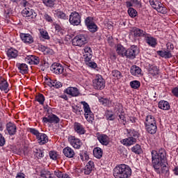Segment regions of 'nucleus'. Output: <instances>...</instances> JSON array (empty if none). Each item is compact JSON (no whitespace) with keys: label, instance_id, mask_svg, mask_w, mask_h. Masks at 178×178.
<instances>
[{"label":"nucleus","instance_id":"1","mask_svg":"<svg viewBox=\"0 0 178 178\" xmlns=\"http://www.w3.org/2000/svg\"><path fill=\"white\" fill-rule=\"evenodd\" d=\"M152 163L155 172L158 175L168 173L169 168L166 166L168 161L166 160V152L165 149H161L159 152L155 150L152 151Z\"/></svg>","mask_w":178,"mask_h":178},{"label":"nucleus","instance_id":"2","mask_svg":"<svg viewBox=\"0 0 178 178\" xmlns=\"http://www.w3.org/2000/svg\"><path fill=\"white\" fill-rule=\"evenodd\" d=\"M113 176L115 178H129L131 176V168L125 164H120L113 169Z\"/></svg>","mask_w":178,"mask_h":178},{"label":"nucleus","instance_id":"3","mask_svg":"<svg viewBox=\"0 0 178 178\" xmlns=\"http://www.w3.org/2000/svg\"><path fill=\"white\" fill-rule=\"evenodd\" d=\"M81 105H83V109L84 112V116L86 120L90 122H92L94 120V114L91 111V108L90 105L86 102H81Z\"/></svg>","mask_w":178,"mask_h":178},{"label":"nucleus","instance_id":"4","mask_svg":"<svg viewBox=\"0 0 178 178\" xmlns=\"http://www.w3.org/2000/svg\"><path fill=\"white\" fill-rule=\"evenodd\" d=\"M87 44V35L84 34H79L76 35L72 40V45L74 47H83Z\"/></svg>","mask_w":178,"mask_h":178},{"label":"nucleus","instance_id":"5","mask_svg":"<svg viewBox=\"0 0 178 178\" xmlns=\"http://www.w3.org/2000/svg\"><path fill=\"white\" fill-rule=\"evenodd\" d=\"M92 83L95 90H104L105 88V80L101 75H97Z\"/></svg>","mask_w":178,"mask_h":178},{"label":"nucleus","instance_id":"6","mask_svg":"<svg viewBox=\"0 0 178 178\" xmlns=\"http://www.w3.org/2000/svg\"><path fill=\"white\" fill-rule=\"evenodd\" d=\"M69 20L72 26H79L81 23V15L79 13L74 11L71 13Z\"/></svg>","mask_w":178,"mask_h":178},{"label":"nucleus","instance_id":"7","mask_svg":"<svg viewBox=\"0 0 178 178\" xmlns=\"http://www.w3.org/2000/svg\"><path fill=\"white\" fill-rule=\"evenodd\" d=\"M138 54V49L137 48V46L132 45L127 50L125 56L126 58H128V59H134Z\"/></svg>","mask_w":178,"mask_h":178},{"label":"nucleus","instance_id":"8","mask_svg":"<svg viewBox=\"0 0 178 178\" xmlns=\"http://www.w3.org/2000/svg\"><path fill=\"white\" fill-rule=\"evenodd\" d=\"M42 122L43 123H54L55 124H58L60 122V119H59L58 115L51 113L47 117L43 118Z\"/></svg>","mask_w":178,"mask_h":178},{"label":"nucleus","instance_id":"9","mask_svg":"<svg viewBox=\"0 0 178 178\" xmlns=\"http://www.w3.org/2000/svg\"><path fill=\"white\" fill-rule=\"evenodd\" d=\"M22 15L24 17H28L31 20L32 19H35L37 17V13L34 11V10L30 8H25L22 12Z\"/></svg>","mask_w":178,"mask_h":178},{"label":"nucleus","instance_id":"10","mask_svg":"<svg viewBox=\"0 0 178 178\" xmlns=\"http://www.w3.org/2000/svg\"><path fill=\"white\" fill-rule=\"evenodd\" d=\"M68 141L70 145H72V147H73V148H75L76 149H80L83 144L80 139L75 138L74 136H70L68 138Z\"/></svg>","mask_w":178,"mask_h":178},{"label":"nucleus","instance_id":"11","mask_svg":"<svg viewBox=\"0 0 178 178\" xmlns=\"http://www.w3.org/2000/svg\"><path fill=\"white\" fill-rule=\"evenodd\" d=\"M50 70L55 74H62V73H63L64 68L63 66H62V65L58 63H54L50 67Z\"/></svg>","mask_w":178,"mask_h":178},{"label":"nucleus","instance_id":"12","mask_svg":"<svg viewBox=\"0 0 178 178\" xmlns=\"http://www.w3.org/2000/svg\"><path fill=\"white\" fill-rule=\"evenodd\" d=\"M64 92L70 97H79L80 95V90L76 87H69L64 90Z\"/></svg>","mask_w":178,"mask_h":178},{"label":"nucleus","instance_id":"13","mask_svg":"<svg viewBox=\"0 0 178 178\" xmlns=\"http://www.w3.org/2000/svg\"><path fill=\"white\" fill-rule=\"evenodd\" d=\"M92 58V50L90 47H86L84 48L83 58L85 62H91Z\"/></svg>","mask_w":178,"mask_h":178},{"label":"nucleus","instance_id":"14","mask_svg":"<svg viewBox=\"0 0 178 178\" xmlns=\"http://www.w3.org/2000/svg\"><path fill=\"white\" fill-rule=\"evenodd\" d=\"M97 140L102 145H108L110 143L109 136L106 134H97Z\"/></svg>","mask_w":178,"mask_h":178},{"label":"nucleus","instance_id":"15","mask_svg":"<svg viewBox=\"0 0 178 178\" xmlns=\"http://www.w3.org/2000/svg\"><path fill=\"white\" fill-rule=\"evenodd\" d=\"M19 37L25 44H33L34 42L33 36L29 33H20Z\"/></svg>","mask_w":178,"mask_h":178},{"label":"nucleus","instance_id":"16","mask_svg":"<svg viewBox=\"0 0 178 178\" xmlns=\"http://www.w3.org/2000/svg\"><path fill=\"white\" fill-rule=\"evenodd\" d=\"M6 130L10 136H15L16 134L17 128L16 127V124H15V123L10 122L6 124Z\"/></svg>","mask_w":178,"mask_h":178},{"label":"nucleus","instance_id":"17","mask_svg":"<svg viewBox=\"0 0 178 178\" xmlns=\"http://www.w3.org/2000/svg\"><path fill=\"white\" fill-rule=\"evenodd\" d=\"M25 62L29 65H38L40 63V58L35 56H28L25 58Z\"/></svg>","mask_w":178,"mask_h":178},{"label":"nucleus","instance_id":"18","mask_svg":"<svg viewBox=\"0 0 178 178\" xmlns=\"http://www.w3.org/2000/svg\"><path fill=\"white\" fill-rule=\"evenodd\" d=\"M63 154H64L66 158H74V155H76L74 150L69 146L65 147L63 149Z\"/></svg>","mask_w":178,"mask_h":178},{"label":"nucleus","instance_id":"19","mask_svg":"<svg viewBox=\"0 0 178 178\" xmlns=\"http://www.w3.org/2000/svg\"><path fill=\"white\" fill-rule=\"evenodd\" d=\"M136 143H137V139L130 136L121 140V143L123 144V145H126V147L133 145L134 144H136Z\"/></svg>","mask_w":178,"mask_h":178},{"label":"nucleus","instance_id":"20","mask_svg":"<svg viewBox=\"0 0 178 178\" xmlns=\"http://www.w3.org/2000/svg\"><path fill=\"white\" fill-rule=\"evenodd\" d=\"M74 130L77 134L81 135L86 134V129H84V127L79 122H74Z\"/></svg>","mask_w":178,"mask_h":178},{"label":"nucleus","instance_id":"21","mask_svg":"<svg viewBox=\"0 0 178 178\" xmlns=\"http://www.w3.org/2000/svg\"><path fill=\"white\" fill-rule=\"evenodd\" d=\"M6 54L10 60L16 59L19 56V52L13 48L8 49Z\"/></svg>","mask_w":178,"mask_h":178},{"label":"nucleus","instance_id":"22","mask_svg":"<svg viewBox=\"0 0 178 178\" xmlns=\"http://www.w3.org/2000/svg\"><path fill=\"white\" fill-rule=\"evenodd\" d=\"M47 84L49 87H54V88H60L62 87V83L60 81L51 79H47Z\"/></svg>","mask_w":178,"mask_h":178},{"label":"nucleus","instance_id":"23","mask_svg":"<svg viewBox=\"0 0 178 178\" xmlns=\"http://www.w3.org/2000/svg\"><path fill=\"white\" fill-rule=\"evenodd\" d=\"M36 138L40 145H44L48 143V136L45 134L40 133Z\"/></svg>","mask_w":178,"mask_h":178},{"label":"nucleus","instance_id":"24","mask_svg":"<svg viewBox=\"0 0 178 178\" xmlns=\"http://www.w3.org/2000/svg\"><path fill=\"white\" fill-rule=\"evenodd\" d=\"M145 41L149 45V47H152V48L156 47V39L149 36L147 34L145 36Z\"/></svg>","mask_w":178,"mask_h":178},{"label":"nucleus","instance_id":"25","mask_svg":"<svg viewBox=\"0 0 178 178\" xmlns=\"http://www.w3.org/2000/svg\"><path fill=\"white\" fill-rule=\"evenodd\" d=\"M95 167V165H94V161H90L89 162H88L85 167L84 173L86 175H90L92 172V170H94Z\"/></svg>","mask_w":178,"mask_h":178},{"label":"nucleus","instance_id":"26","mask_svg":"<svg viewBox=\"0 0 178 178\" xmlns=\"http://www.w3.org/2000/svg\"><path fill=\"white\" fill-rule=\"evenodd\" d=\"M158 106L160 109H163V111H169L170 109V104L168 101L161 100L159 102Z\"/></svg>","mask_w":178,"mask_h":178},{"label":"nucleus","instance_id":"27","mask_svg":"<svg viewBox=\"0 0 178 178\" xmlns=\"http://www.w3.org/2000/svg\"><path fill=\"white\" fill-rule=\"evenodd\" d=\"M145 129L149 134H155L156 133V130L158 129V127H156V124H152L149 125H145Z\"/></svg>","mask_w":178,"mask_h":178},{"label":"nucleus","instance_id":"28","mask_svg":"<svg viewBox=\"0 0 178 178\" xmlns=\"http://www.w3.org/2000/svg\"><path fill=\"white\" fill-rule=\"evenodd\" d=\"M8 81L3 78H0V90L1 91H5L6 93H8L9 89H8Z\"/></svg>","mask_w":178,"mask_h":178},{"label":"nucleus","instance_id":"29","mask_svg":"<svg viewBox=\"0 0 178 178\" xmlns=\"http://www.w3.org/2000/svg\"><path fill=\"white\" fill-rule=\"evenodd\" d=\"M157 54L161 56V58H165V59H169L172 58V53L170 51L168 50L157 51Z\"/></svg>","mask_w":178,"mask_h":178},{"label":"nucleus","instance_id":"30","mask_svg":"<svg viewBox=\"0 0 178 178\" xmlns=\"http://www.w3.org/2000/svg\"><path fill=\"white\" fill-rule=\"evenodd\" d=\"M132 76H140L141 74V68L137 65H132L130 69Z\"/></svg>","mask_w":178,"mask_h":178},{"label":"nucleus","instance_id":"31","mask_svg":"<svg viewBox=\"0 0 178 178\" xmlns=\"http://www.w3.org/2000/svg\"><path fill=\"white\" fill-rule=\"evenodd\" d=\"M17 66L22 74H26V73L29 72V67L26 63H18L17 64Z\"/></svg>","mask_w":178,"mask_h":178},{"label":"nucleus","instance_id":"32","mask_svg":"<svg viewBox=\"0 0 178 178\" xmlns=\"http://www.w3.org/2000/svg\"><path fill=\"white\" fill-rule=\"evenodd\" d=\"M145 126L149 124H156V120H155V117L151 115H147L145 120Z\"/></svg>","mask_w":178,"mask_h":178},{"label":"nucleus","instance_id":"33","mask_svg":"<svg viewBox=\"0 0 178 178\" xmlns=\"http://www.w3.org/2000/svg\"><path fill=\"white\" fill-rule=\"evenodd\" d=\"M133 33L134 37H145L147 35V33L138 28L134 29Z\"/></svg>","mask_w":178,"mask_h":178},{"label":"nucleus","instance_id":"34","mask_svg":"<svg viewBox=\"0 0 178 178\" xmlns=\"http://www.w3.org/2000/svg\"><path fill=\"white\" fill-rule=\"evenodd\" d=\"M102 149H101V147H95L93 149V155L95 158H97V159L102 158Z\"/></svg>","mask_w":178,"mask_h":178},{"label":"nucleus","instance_id":"35","mask_svg":"<svg viewBox=\"0 0 178 178\" xmlns=\"http://www.w3.org/2000/svg\"><path fill=\"white\" fill-rule=\"evenodd\" d=\"M149 74L152 76H158L159 74V69L156 66L152 65L149 68Z\"/></svg>","mask_w":178,"mask_h":178},{"label":"nucleus","instance_id":"36","mask_svg":"<svg viewBox=\"0 0 178 178\" xmlns=\"http://www.w3.org/2000/svg\"><path fill=\"white\" fill-rule=\"evenodd\" d=\"M111 76L114 79V80H120L121 77H123L122 75V72L118 70H114L111 72Z\"/></svg>","mask_w":178,"mask_h":178},{"label":"nucleus","instance_id":"37","mask_svg":"<svg viewBox=\"0 0 178 178\" xmlns=\"http://www.w3.org/2000/svg\"><path fill=\"white\" fill-rule=\"evenodd\" d=\"M116 51L118 54V55H120L122 57L126 56L127 50L123 46L118 44L117 47Z\"/></svg>","mask_w":178,"mask_h":178},{"label":"nucleus","instance_id":"38","mask_svg":"<svg viewBox=\"0 0 178 178\" xmlns=\"http://www.w3.org/2000/svg\"><path fill=\"white\" fill-rule=\"evenodd\" d=\"M33 152L38 159H41V158H44V150H41L40 149L35 147L33 148Z\"/></svg>","mask_w":178,"mask_h":178},{"label":"nucleus","instance_id":"39","mask_svg":"<svg viewBox=\"0 0 178 178\" xmlns=\"http://www.w3.org/2000/svg\"><path fill=\"white\" fill-rule=\"evenodd\" d=\"M127 136L133 137V138H136V140H137V138H138V132L134 129L127 130Z\"/></svg>","mask_w":178,"mask_h":178},{"label":"nucleus","instance_id":"40","mask_svg":"<svg viewBox=\"0 0 178 178\" xmlns=\"http://www.w3.org/2000/svg\"><path fill=\"white\" fill-rule=\"evenodd\" d=\"M149 3L153 8V9H155L156 10L161 6V1H159L157 0H149Z\"/></svg>","mask_w":178,"mask_h":178},{"label":"nucleus","instance_id":"41","mask_svg":"<svg viewBox=\"0 0 178 178\" xmlns=\"http://www.w3.org/2000/svg\"><path fill=\"white\" fill-rule=\"evenodd\" d=\"M42 2L47 8H54V6H55V2H56V0H42Z\"/></svg>","mask_w":178,"mask_h":178},{"label":"nucleus","instance_id":"42","mask_svg":"<svg viewBox=\"0 0 178 178\" xmlns=\"http://www.w3.org/2000/svg\"><path fill=\"white\" fill-rule=\"evenodd\" d=\"M99 102L100 104H102V105H104V106H109L112 104V101H111L108 98H101L99 99Z\"/></svg>","mask_w":178,"mask_h":178},{"label":"nucleus","instance_id":"43","mask_svg":"<svg viewBox=\"0 0 178 178\" xmlns=\"http://www.w3.org/2000/svg\"><path fill=\"white\" fill-rule=\"evenodd\" d=\"M56 17L58 19H63V20H66L67 19V16H66V14L63 13V11H60L59 10H57L56 11Z\"/></svg>","mask_w":178,"mask_h":178},{"label":"nucleus","instance_id":"44","mask_svg":"<svg viewBox=\"0 0 178 178\" xmlns=\"http://www.w3.org/2000/svg\"><path fill=\"white\" fill-rule=\"evenodd\" d=\"M131 151L135 154H138V155H140V154L143 152V149H141V146H140V145L138 144H136L135 146H134L131 148Z\"/></svg>","mask_w":178,"mask_h":178},{"label":"nucleus","instance_id":"45","mask_svg":"<svg viewBox=\"0 0 178 178\" xmlns=\"http://www.w3.org/2000/svg\"><path fill=\"white\" fill-rule=\"evenodd\" d=\"M35 101L39 102L40 105H44V102H45V97H44V95L39 94L35 97Z\"/></svg>","mask_w":178,"mask_h":178},{"label":"nucleus","instance_id":"46","mask_svg":"<svg viewBox=\"0 0 178 178\" xmlns=\"http://www.w3.org/2000/svg\"><path fill=\"white\" fill-rule=\"evenodd\" d=\"M88 29L90 33H95L98 30V26H97V24L95 23L90 24L87 26Z\"/></svg>","mask_w":178,"mask_h":178},{"label":"nucleus","instance_id":"47","mask_svg":"<svg viewBox=\"0 0 178 178\" xmlns=\"http://www.w3.org/2000/svg\"><path fill=\"white\" fill-rule=\"evenodd\" d=\"M105 117L107 120H115V115L112 111H107L105 113Z\"/></svg>","mask_w":178,"mask_h":178},{"label":"nucleus","instance_id":"48","mask_svg":"<svg viewBox=\"0 0 178 178\" xmlns=\"http://www.w3.org/2000/svg\"><path fill=\"white\" fill-rule=\"evenodd\" d=\"M140 86H141V83L138 81H133L130 82V86L131 88H134V90L139 88Z\"/></svg>","mask_w":178,"mask_h":178},{"label":"nucleus","instance_id":"49","mask_svg":"<svg viewBox=\"0 0 178 178\" xmlns=\"http://www.w3.org/2000/svg\"><path fill=\"white\" fill-rule=\"evenodd\" d=\"M156 11L159 13H162L163 15H165V13H167V9L166 7H165V6H163V4L161 3V5H160V6L156 9Z\"/></svg>","mask_w":178,"mask_h":178},{"label":"nucleus","instance_id":"50","mask_svg":"<svg viewBox=\"0 0 178 178\" xmlns=\"http://www.w3.org/2000/svg\"><path fill=\"white\" fill-rule=\"evenodd\" d=\"M41 178H53L52 174H51V172L49 171H43L40 174Z\"/></svg>","mask_w":178,"mask_h":178},{"label":"nucleus","instance_id":"51","mask_svg":"<svg viewBox=\"0 0 178 178\" xmlns=\"http://www.w3.org/2000/svg\"><path fill=\"white\" fill-rule=\"evenodd\" d=\"M40 34L44 40H50L49 35H48V32L45 31L44 29L40 31Z\"/></svg>","mask_w":178,"mask_h":178},{"label":"nucleus","instance_id":"52","mask_svg":"<svg viewBox=\"0 0 178 178\" xmlns=\"http://www.w3.org/2000/svg\"><path fill=\"white\" fill-rule=\"evenodd\" d=\"M128 15L130 16V17H136V16H137V10L133 8H129L128 9Z\"/></svg>","mask_w":178,"mask_h":178},{"label":"nucleus","instance_id":"53","mask_svg":"<svg viewBox=\"0 0 178 178\" xmlns=\"http://www.w3.org/2000/svg\"><path fill=\"white\" fill-rule=\"evenodd\" d=\"M43 19H44L46 22H48V23H54V19H52V17L47 13L43 15Z\"/></svg>","mask_w":178,"mask_h":178},{"label":"nucleus","instance_id":"54","mask_svg":"<svg viewBox=\"0 0 178 178\" xmlns=\"http://www.w3.org/2000/svg\"><path fill=\"white\" fill-rule=\"evenodd\" d=\"M49 157L53 161H56L58 159V153L55 151H51L49 152Z\"/></svg>","mask_w":178,"mask_h":178},{"label":"nucleus","instance_id":"55","mask_svg":"<svg viewBox=\"0 0 178 178\" xmlns=\"http://www.w3.org/2000/svg\"><path fill=\"white\" fill-rule=\"evenodd\" d=\"M29 133H31V134H33V136H35L36 138L40 134V131H38V130H37L34 128H29Z\"/></svg>","mask_w":178,"mask_h":178},{"label":"nucleus","instance_id":"56","mask_svg":"<svg viewBox=\"0 0 178 178\" xmlns=\"http://www.w3.org/2000/svg\"><path fill=\"white\" fill-rule=\"evenodd\" d=\"M73 111L76 115H81V112H83L81 107L78 106L73 107Z\"/></svg>","mask_w":178,"mask_h":178},{"label":"nucleus","instance_id":"57","mask_svg":"<svg viewBox=\"0 0 178 178\" xmlns=\"http://www.w3.org/2000/svg\"><path fill=\"white\" fill-rule=\"evenodd\" d=\"M94 20V19L92 17H86V19H85V24L86 26H89L90 24H92V23H94V22H92Z\"/></svg>","mask_w":178,"mask_h":178},{"label":"nucleus","instance_id":"58","mask_svg":"<svg viewBox=\"0 0 178 178\" xmlns=\"http://www.w3.org/2000/svg\"><path fill=\"white\" fill-rule=\"evenodd\" d=\"M166 47L167 51H170V52L172 54V51H173V49H175V46L173 45V44H172L171 42H168L166 44Z\"/></svg>","mask_w":178,"mask_h":178},{"label":"nucleus","instance_id":"59","mask_svg":"<svg viewBox=\"0 0 178 178\" xmlns=\"http://www.w3.org/2000/svg\"><path fill=\"white\" fill-rule=\"evenodd\" d=\"M86 65L89 66V67H92V69H95L97 67V63L95 62H86Z\"/></svg>","mask_w":178,"mask_h":178},{"label":"nucleus","instance_id":"60","mask_svg":"<svg viewBox=\"0 0 178 178\" xmlns=\"http://www.w3.org/2000/svg\"><path fill=\"white\" fill-rule=\"evenodd\" d=\"M40 66H42V69H43V70H45V69H48V67H49V64L44 61L43 63H42Z\"/></svg>","mask_w":178,"mask_h":178},{"label":"nucleus","instance_id":"61","mask_svg":"<svg viewBox=\"0 0 178 178\" xmlns=\"http://www.w3.org/2000/svg\"><path fill=\"white\" fill-rule=\"evenodd\" d=\"M5 145V138L0 134V147Z\"/></svg>","mask_w":178,"mask_h":178},{"label":"nucleus","instance_id":"62","mask_svg":"<svg viewBox=\"0 0 178 178\" xmlns=\"http://www.w3.org/2000/svg\"><path fill=\"white\" fill-rule=\"evenodd\" d=\"M54 27L56 31H57L58 33H62V27H60L59 24H55Z\"/></svg>","mask_w":178,"mask_h":178},{"label":"nucleus","instance_id":"63","mask_svg":"<svg viewBox=\"0 0 178 178\" xmlns=\"http://www.w3.org/2000/svg\"><path fill=\"white\" fill-rule=\"evenodd\" d=\"M172 92L175 97H177L178 98V87L172 89Z\"/></svg>","mask_w":178,"mask_h":178},{"label":"nucleus","instance_id":"64","mask_svg":"<svg viewBox=\"0 0 178 178\" xmlns=\"http://www.w3.org/2000/svg\"><path fill=\"white\" fill-rule=\"evenodd\" d=\"M16 178H26V177L23 172H19L17 173Z\"/></svg>","mask_w":178,"mask_h":178}]
</instances>
